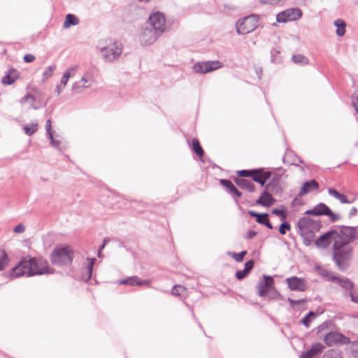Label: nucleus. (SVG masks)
<instances>
[{
  "label": "nucleus",
  "instance_id": "11",
  "mask_svg": "<svg viewBox=\"0 0 358 358\" xmlns=\"http://www.w3.org/2000/svg\"><path fill=\"white\" fill-rule=\"evenodd\" d=\"M324 342L328 346H333L335 345L348 344L350 343V340L348 337L341 333L331 331L325 335Z\"/></svg>",
  "mask_w": 358,
  "mask_h": 358
},
{
  "label": "nucleus",
  "instance_id": "35",
  "mask_svg": "<svg viewBox=\"0 0 358 358\" xmlns=\"http://www.w3.org/2000/svg\"><path fill=\"white\" fill-rule=\"evenodd\" d=\"M55 69H56L55 64L51 65V66H48V68H46L43 73V80L45 81V80H48V78H50L52 76Z\"/></svg>",
  "mask_w": 358,
  "mask_h": 358
},
{
  "label": "nucleus",
  "instance_id": "16",
  "mask_svg": "<svg viewBox=\"0 0 358 358\" xmlns=\"http://www.w3.org/2000/svg\"><path fill=\"white\" fill-rule=\"evenodd\" d=\"M332 241H334V243H336L335 231H331L322 235L315 241V245L318 248H327Z\"/></svg>",
  "mask_w": 358,
  "mask_h": 358
},
{
  "label": "nucleus",
  "instance_id": "5",
  "mask_svg": "<svg viewBox=\"0 0 358 358\" xmlns=\"http://www.w3.org/2000/svg\"><path fill=\"white\" fill-rule=\"evenodd\" d=\"M72 259L71 250L68 245L55 248L50 255L52 263L59 266L69 265Z\"/></svg>",
  "mask_w": 358,
  "mask_h": 358
},
{
  "label": "nucleus",
  "instance_id": "37",
  "mask_svg": "<svg viewBox=\"0 0 358 358\" xmlns=\"http://www.w3.org/2000/svg\"><path fill=\"white\" fill-rule=\"evenodd\" d=\"M186 292V288L182 285H175L171 289V294L174 296H182Z\"/></svg>",
  "mask_w": 358,
  "mask_h": 358
},
{
  "label": "nucleus",
  "instance_id": "55",
  "mask_svg": "<svg viewBox=\"0 0 358 358\" xmlns=\"http://www.w3.org/2000/svg\"><path fill=\"white\" fill-rule=\"evenodd\" d=\"M271 176V173L269 172L268 174L264 176L262 178L259 180L257 182L259 183L262 186H264L266 183L267 179H268Z\"/></svg>",
  "mask_w": 358,
  "mask_h": 358
},
{
  "label": "nucleus",
  "instance_id": "60",
  "mask_svg": "<svg viewBox=\"0 0 358 358\" xmlns=\"http://www.w3.org/2000/svg\"><path fill=\"white\" fill-rule=\"evenodd\" d=\"M357 209L355 207H353L350 210L349 216L350 217H353L355 215H357Z\"/></svg>",
  "mask_w": 358,
  "mask_h": 358
},
{
  "label": "nucleus",
  "instance_id": "41",
  "mask_svg": "<svg viewBox=\"0 0 358 358\" xmlns=\"http://www.w3.org/2000/svg\"><path fill=\"white\" fill-rule=\"evenodd\" d=\"M291 229V226L288 222H283L280 224L279 228V232L282 235H285L287 231H289Z\"/></svg>",
  "mask_w": 358,
  "mask_h": 358
},
{
  "label": "nucleus",
  "instance_id": "34",
  "mask_svg": "<svg viewBox=\"0 0 358 358\" xmlns=\"http://www.w3.org/2000/svg\"><path fill=\"white\" fill-rule=\"evenodd\" d=\"M78 69V65L71 66L69 68H68L64 72L63 76L64 77H66L68 80H69L70 78L75 76Z\"/></svg>",
  "mask_w": 358,
  "mask_h": 358
},
{
  "label": "nucleus",
  "instance_id": "1",
  "mask_svg": "<svg viewBox=\"0 0 358 358\" xmlns=\"http://www.w3.org/2000/svg\"><path fill=\"white\" fill-rule=\"evenodd\" d=\"M336 243L333 245L334 260L340 270L347 268L346 262L350 258L352 248L348 245L357 236L355 227H343L339 232L335 231Z\"/></svg>",
  "mask_w": 358,
  "mask_h": 358
},
{
  "label": "nucleus",
  "instance_id": "22",
  "mask_svg": "<svg viewBox=\"0 0 358 358\" xmlns=\"http://www.w3.org/2000/svg\"><path fill=\"white\" fill-rule=\"evenodd\" d=\"M236 184L242 189H246L250 192L255 191V185L251 180L245 178L235 179Z\"/></svg>",
  "mask_w": 358,
  "mask_h": 358
},
{
  "label": "nucleus",
  "instance_id": "53",
  "mask_svg": "<svg viewBox=\"0 0 358 358\" xmlns=\"http://www.w3.org/2000/svg\"><path fill=\"white\" fill-rule=\"evenodd\" d=\"M310 322H311V318L308 317L306 315L301 320V323L306 327H310Z\"/></svg>",
  "mask_w": 358,
  "mask_h": 358
},
{
  "label": "nucleus",
  "instance_id": "57",
  "mask_svg": "<svg viewBox=\"0 0 358 358\" xmlns=\"http://www.w3.org/2000/svg\"><path fill=\"white\" fill-rule=\"evenodd\" d=\"M230 192L237 197L241 196V192L235 186L232 188L231 192Z\"/></svg>",
  "mask_w": 358,
  "mask_h": 358
},
{
  "label": "nucleus",
  "instance_id": "64",
  "mask_svg": "<svg viewBox=\"0 0 358 358\" xmlns=\"http://www.w3.org/2000/svg\"><path fill=\"white\" fill-rule=\"evenodd\" d=\"M106 239H104V240H103V245L101 246V248H100V249H99V250H101L102 249H103V248H104V247H105V245H106Z\"/></svg>",
  "mask_w": 358,
  "mask_h": 358
},
{
  "label": "nucleus",
  "instance_id": "18",
  "mask_svg": "<svg viewBox=\"0 0 358 358\" xmlns=\"http://www.w3.org/2000/svg\"><path fill=\"white\" fill-rule=\"evenodd\" d=\"M120 285H129L131 286H142V285H150L151 281L150 280H141L137 276H131L125 279H122L117 282Z\"/></svg>",
  "mask_w": 358,
  "mask_h": 358
},
{
  "label": "nucleus",
  "instance_id": "40",
  "mask_svg": "<svg viewBox=\"0 0 358 358\" xmlns=\"http://www.w3.org/2000/svg\"><path fill=\"white\" fill-rule=\"evenodd\" d=\"M271 62L273 63L278 64V63H280L281 62V59L278 56V55L280 54V51L279 50H277L275 49H273L271 51Z\"/></svg>",
  "mask_w": 358,
  "mask_h": 358
},
{
  "label": "nucleus",
  "instance_id": "50",
  "mask_svg": "<svg viewBox=\"0 0 358 358\" xmlns=\"http://www.w3.org/2000/svg\"><path fill=\"white\" fill-rule=\"evenodd\" d=\"M349 296L352 301L358 303V294H357L355 289L350 292Z\"/></svg>",
  "mask_w": 358,
  "mask_h": 358
},
{
  "label": "nucleus",
  "instance_id": "48",
  "mask_svg": "<svg viewBox=\"0 0 358 358\" xmlns=\"http://www.w3.org/2000/svg\"><path fill=\"white\" fill-rule=\"evenodd\" d=\"M25 229L26 228L24 224H19L13 229V231L17 234H21L25 231Z\"/></svg>",
  "mask_w": 358,
  "mask_h": 358
},
{
  "label": "nucleus",
  "instance_id": "21",
  "mask_svg": "<svg viewBox=\"0 0 358 358\" xmlns=\"http://www.w3.org/2000/svg\"><path fill=\"white\" fill-rule=\"evenodd\" d=\"M318 183L315 180H311L309 181H307L303 183L299 193V196H301L310 192H311L313 189H318Z\"/></svg>",
  "mask_w": 358,
  "mask_h": 358
},
{
  "label": "nucleus",
  "instance_id": "23",
  "mask_svg": "<svg viewBox=\"0 0 358 358\" xmlns=\"http://www.w3.org/2000/svg\"><path fill=\"white\" fill-rule=\"evenodd\" d=\"M254 264H255V262L253 260H249L248 262H247L245 264L244 269L242 271H238L236 273V277L237 278V279H238V280L243 279L249 273V272L252 270V268L254 266Z\"/></svg>",
  "mask_w": 358,
  "mask_h": 358
},
{
  "label": "nucleus",
  "instance_id": "30",
  "mask_svg": "<svg viewBox=\"0 0 358 358\" xmlns=\"http://www.w3.org/2000/svg\"><path fill=\"white\" fill-rule=\"evenodd\" d=\"M24 133L28 136H31L38 130V123L31 122L29 124L25 125L23 127Z\"/></svg>",
  "mask_w": 358,
  "mask_h": 358
},
{
  "label": "nucleus",
  "instance_id": "8",
  "mask_svg": "<svg viewBox=\"0 0 358 358\" xmlns=\"http://www.w3.org/2000/svg\"><path fill=\"white\" fill-rule=\"evenodd\" d=\"M306 215H312L315 216L327 215L331 222H336L341 219L338 214L334 213L326 204L320 203L314 208L308 210L305 212Z\"/></svg>",
  "mask_w": 358,
  "mask_h": 358
},
{
  "label": "nucleus",
  "instance_id": "13",
  "mask_svg": "<svg viewBox=\"0 0 358 358\" xmlns=\"http://www.w3.org/2000/svg\"><path fill=\"white\" fill-rule=\"evenodd\" d=\"M161 34L157 33L156 31L145 27L142 29L139 35V42L142 45L148 46L153 44Z\"/></svg>",
  "mask_w": 358,
  "mask_h": 358
},
{
  "label": "nucleus",
  "instance_id": "19",
  "mask_svg": "<svg viewBox=\"0 0 358 358\" xmlns=\"http://www.w3.org/2000/svg\"><path fill=\"white\" fill-rule=\"evenodd\" d=\"M269 185H266V189L262 192L261 196L257 200L256 202L257 204L266 207H269L275 202V199L273 198L271 194L268 192V190L269 189Z\"/></svg>",
  "mask_w": 358,
  "mask_h": 358
},
{
  "label": "nucleus",
  "instance_id": "4",
  "mask_svg": "<svg viewBox=\"0 0 358 358\" xmlns=\"http://www.w3.org/2000/svg\"><path fill=\"white\" fill-rule=\"evenodd\" d=\"M99 50L106 62H113L122 55V45L117 41L109 39L106 40L104 44H100Z\"/></svg>",
  "mask_w": 358,
  "mask_h": 358
},
{
  "label": "nucleus",
  "instance_id": "2",
  "mask_svg": "<svg viewBox=\"0 0 358 358\" xmlns=\"http://www.w3.org/2000/svg\"><path fill=\"white\" fill-rule=\"evenodd\" d=\"M53 270L50 268L47 260L43 258L22 259L19 264L12 269V275L20 277L26 275L33 276L52 273Z\"/></svg>",
  "mask_w": 358,
  "mask_h": 358
},
{
  "label": "nucleus",
  "instance_id": "44",
  "mask_svg": "<svg viewBox=\"0 0 358 358\" xmlns=\"http://www.w3.org/2000/svg\"><path fill=\"white\" fill-rule=\"evenodd\" d=\"M352 103L356 112L358 113V91H356L352 96Z\"/></svg>",
  "mask_w": 358,
  "mask_h": 358
},
{
  "label": "nucleus",
  "instance_id": "6",
  "mask_svg": "<svg viewBox=\"0 0 358 358\" xmlns=\"http://www.w3.org/2000/svg\"><path fill=\"white\" fill-rule=\"evenodd\" d=\"M258 26V17L250 15L237 21L236 27L238 34L244 35L253 31Z\"/></svg>",
  "mask_w": 358,
  "mask_h": 358
},
{
  "label": "nucleus",
  "instance_id": "31",
  "mask_svg": "<svg viewBox=\"0 0 358 358\" xmlns=\"http://www.w3.org/2000/svg\"><path fill=\"white\" fill-rule=\"evenodd\" d=\"M8 262L9 258L6 252L4 250H0V271L4 270Z\"/></svg>",
  "mask_w": 358,
  "mask_h": 358
},
{
  "label": "nucleus",
  "instance_id": "49",
  "mask_svg": "<svg viewBox=\"0 0 358 358\" xmlns=\"http://www.w3.org/2000/svg\"><path fill=\"white\" fill-rule=\"evenodd\" d=\"M45 129H46V132H47L48 136L53 134L52 131V124H51L50 120H48L46 121Z\"/></svg>",
  "mask_w": 358,
  "mask_h": 358
},
{
  "label": "nucleus",
  "instance_id": "9",
  "mask_svg": "<svg viewBox=\"0 0 358 358\" xmlns=\"http://www.w3.org/2000/svg\"><path fill=\"white\" fill-rule=\"evenodd\" d=\"M148 22L152 29L159 34L166 30V20L164 14L159 11L153 12L150 14Z\"/></svg>",
  "mask_w": 358,
  "mask_h": 358
},
{
  "label": "nucleus",
  "instance_id": "45",
  "mask_svg": "<svg viewBox=\"0 0 358 358\" xmlns=\"http://www.w3.org/2000/svg\"><path fill=\"white\" fill-rule=\"evenodd\" d=\"M246 251H242L240 253H234L233 257L236 262H240L243 261V257L246 255Z\"/></svg>",
  "mask_w": 358,
  "mask_h": 358
},
{
  "label": "nucleus",
  "instance_id": "14",
  "mask_svg": "<svg viewBox=\"0 0 358 358\" xmlns=\"http://www.w3.org/2000/svg\"><path fill=\"white\" fill-rule=\"evenodd\" d=\"M288 287L292 291L304 292L308 288L307 281L302 278L292 276L285 279Z\"/></svg>",
  "mask_w": 358,
  "mask_h": 358
},
{
  "label": "nucleus",
  "instance_id": "62",
  "mask_svg": "<svg viewBox=\"0 0 358 358\" xmlns=\"http://www.w3.org/2000/svg\"><path fill=\"white\" fill-rule=\"evenodd\" d=\"M248 213H249V215H250V216H252V217H257V216H258V215H259V213H256V212H255V211H253V210H249V211H248Z\"/></svg>",
  "mask_w": 358,
  "mask_h": 358
},
{
  "label": "nucleus",
  "instance_id": "36",
  "mask_svg": "<svg viewBox=\"0 0 358 358\" xmlns=\"http://www.w3.org/2000/svg\"><path fill=\"white\" fill-rule=\"evenodd\" d=\"M266 296L268 297V300L274 299H282V296L275 289L274 285H273V287L271 288V290L268 292Z\"/></svg>",
  "mask_w": 358,
  "mask_h": 358
},
{
  "label": "nucleus",
  "instance_id": "56",
  "mask_svg": "<svg viewBox=\"0 0 358 358\" xmlns=\"http://www.w3.org/2000/svg\"><path fill=\"white\" fill-rule=\"evenodd\" d=\"M256 235H257L256 231L249 230V231H248L245 238L246 239H251V238H254Z\"/></svg>",
  "mask_w": 358,
  "mask_h": 358
},
{
  "label": "nucleus",
  "instance_id": "43",
  "mask_svg": "<svg viewBox=\"0 0 358 358\" xmlns=\"http://www.w3.org/2000/svg\"><path fill=\"white\" fill-rule=\"evenodd\" d=\"M15 78H13L10 74H7L2 78V83L5 85H11L15 82Z\"/></svg>",
  "mask_w": 358,
  "mask_h": 358
},
{
  "label": "nucleus",
  "instance_id": "61",
  "mask_svg": "<svg viewBox=\"0 0 358 358\" xmlns=\"http://www.w3.org/2000/svg\"><path fill=\"white\" fill-rule=\"evenodd\" d=\"M264 225L266 227H267L268 229H273V225L271 224V223L269 222L268 219L267 218L266 220H265V223H264Z\"/></svg>",
  "mask_w": 358,
  "mask_h": 358
},
{
  "label": "nucleus",
  "instance_id": "33",
  "mask_svg": "<svg viewBox=\"0 0 358 358\" xmlns=\"http://www.w3.org/2000/svg\"><path fill=\"white\" fill-rule=\"evenodd\" d=\"M192 150L194 152L199 156L201 157L203 155V150L201 146L199 144L198 139L193 138L192 141Z\"/></svg>",
  "mask_w": 358,
  "mask_h": 358
},
{
  "label": "nucleus",
  "instance_id": "15",
  "mask_svg": "<svg viewBox=\"0 0 358 358\" xmlns=\"http://www.w3.org/2000/svg\"><path fill=\"white\" fill-rule=\"evenodd\" d=\"M264 280L257 284L258 294L260 296H266L274 285L273 278L266 275H263Z\"/></svg>",
  "mask_w": 358,
  "mask_h": 358
},
{
  "label": "nucleus",
  "instance_id": "51",
  "mask_svg": "<svg viewBox=\"0 0 358 358\" xmlns=\"http://www.w3.org/2000/svg\"><path fill=\"white\" fill-rule=\"evenodd\" d=\"M272 213L275 214L278 216H280L282 217V219H285L286 217L285 213L284 210H282L274 209V210H273Z\"/></svg>",
  "mask_w": 358,
  "mask_h": 358
},
{
  "label": "nucleus",
  "instance_id": "10",
  "mask_svg": "<svg viewBox=\"0 0 358 358\" xmlns=\"http://www.w3.org/2000/svg\"><path fill=\"white\" fill-rule=\"evenodd\" d=\"M302 16V11L298 8L286 9L279 13L276 16V21L279 23H285L289 21H295Z\"/></svg>",
  "mask_w": 358,
  "mask_h": 358
},
{
  "label": "nucleus",
  "instance_id": "42",
  "mask_svg": "<svg viewBox=\"0 0 358 358\" xmlns=\"http://www.w3.org/2000/svg\"><path fill=\"white\" fill-rule=\"evenodd\" d=\"M220 183L224 186L225 187H227L230 192H231V189L232 188L234 187V184L232 183V182L229 180H227V179H221L220 180Z\"/></svg>",
  "mask_w": 358,
  "mask_h": 358
},
{
  "label": "nucleus",
  "instance_id": "26",
  "mask_svg": "<svg viewBox=\"0 0 358 358\" xmlns=\"http://www.w3.org/2000/svg\"><path fill=\"white\" fill-rule=\"evenodd\" d=\"M334 25L337 27L336 34L338 36H343L345 34L346 23L341 19H338L334 21Z\"/></svg>",
  "mask_w": 358,
  "mask_h": 358
},
{
  "label": "nucleus",
  "instance_id": "20",
  "mask_svg": "<svg viewBox=\"0 0 358 358\" xmlns=\"http://www.w3.org/2000/svg\"><path fill=\"white\" fill-rule=\"evenodd\" d=\"M324 349V346L322 343H314L308 352L301 355L300 358H313L321 353Z\"/></svg>",
  "mask_w": 358,
  "mask_h": 358
},
{
  "label": "nucleus",
  "instance_id": "7",
  "mask_svg": "<svg viewBox=\"0 0 358 358\" xmlns=\"http://www.w3.org/2000/svg\"><path fill=\"white\" fill-rule=\"evenodd\" d=\"M96 82V70L89 68L84 73L80 80L72 84V90L76 92L80 90L90 88Z\"/></svg>",
  "mask_w": 358,
  "mask_h": 358
},
{
  "label": "nucleus",
  "instance_id": "12",
  "mask_svg": "<svg viewBox=\"0 0 358 358\" xmlns=\"http://www.w3.org/2000/svg\"><path fill=\"white\" fill-rule=\"evenodd\" d=\"M222 66L219 61H207L195 64L193 66V70L195 73L205 74L219 69Z\"/></svg>",
  "mask_w": 358,
  "mask_h": 358
},
{
  "label": "nucleus",
  "instance_id": "58",
  "mask_svg": "<svg viewBox=\"0 0 358 358\" xmlns=\"http://www.w3.org/2000/svg\"><path fill=\"white\" fill-rule=\"evenodd\" d=\"M64 88L65 87H62V85L58 84L56 86L55 91L57 94V95H59Z\"/></svg>",
  "mask_w": 358,
  "mask_h": 358
},
{
  "label": "nucleus",
  "instance_id": "59",
  "mask_svg": "<svg viewBox=\"0 0 358 358\" xmlns=\"http://www.w3.org/2000/svg\"><path fill=\"white\" fill-rule=\"evenodd\" d=\"M68 81L69 80L62 75L59 85H62V87H66V85L68 83Z\"/></svg>",
  "mask_w": 358,
  "mask_h": 358
},
{
  "label": "nucleus",
  "instance_id": "47",
  "mask_svg": "<svg viewBox=\"0 0 358 358\" xmlns=\"http://www.w3.org/2000/svg\"><path fill=\"white\" fill-rule=\"evenodd\" d=\"M252 170H241L238 171V175L241 177H251Z\"/></svg>",
  "mask_w": 358,
  "mask_h": 358
},
{
  "label": "nucleus",
  "instance_id": "32",
  "mask_svg": "<svg viewBox=\"0 0 358 358\" xmlns=\"http://www.w3.org/2000/svg\"><path fill=\"white\" fill-rule=\"evenodd\" d=\"M34 101H35V97L30 94L25 95L20 101V103H22V104L27 103V102L30 103L29 107L32 108L33 109L36 110V109H38V107L34 106Z\"/></svg>",
  "mask_w": 358,
  "mask_h": 358
},
{
  "label": "nucleus",
  "instance_id": "52",
  "mask_svg": "<svg viewBox=\"0 0 358 358\" xmlns=\"http://www.w3.org/2000/svg\"><path fill=\"white\" fill-rule=\"evenodd\" d=\"M287 301H289V303H290V306L292 308H294L296 304H301L304 301L303 300H294V299H292L291 298H288Z\"/></svg>",
  "mask_w": 358,
  "mask_h": 358
},
{
  "label": "nucleus",
  "instance_id": "39",
  "mask_svg": "<svg viewBox=\"0 0 358 358\" xmlns=\"http://www.w3.org/2000/svg\"><path fill=\"white\" fill-rule=\"evenodd\" d=\"M48 137L49 138V139L50 141V144L53 148H55L59 150H63V148L61 146L62 142L59 140H57V139L54 138L53 134L51 136H49Z\"/></svg>",
  "mask_w": 358,
  "mask_h": 358
},
{
  "label": "nucleus",
  "instance_id": "17",
  "mask_svg": "<svg viewBox=\"0 0 358 358\" xmlns=\"http://www.w3.org/2000/svg\"><path fill=\"white\" fill-rule=\"evenodd\" d=\"M328 193L330 196L334 197L338 199L341 203H352L355 201L356 197L355 196H346L343 194L339 193L337 190L334 188H329L328 189Z\"/></svg>",
  "mask_w": 358,
  "mask_h": 358
},
{
  "label": "nucleus",
  "instance_id": "63",
  "mask_svg": "<svg viewBox=\"0 0 358 358\" xmlns=\"http://www.w3.org/2000/svg\"><path fill=\"white\" fill-rule=\"evenodd\" d=\"M306 316H308V317H310V318H311V319H312V318H313V317H315V313L314 312H313V311H310V312L306 315Z\"/></svg>",
  "mask_w": 358,
  "mask_h": 358
},
{
  "label": "nucleus",
  "instance_id": "28",
  "mask_svg": "<svg viewBox=\"0 0 358 358\" xmlns=\"http://www.w3.org/2000/svg\"><path fill=\"white\" fill-rule=\"evenodd\" d=\"M268 173L269 171H264L262 169H252V176L250 178L253 181L257 182Z\"/></svg>",
  "mask_w": 358,
  "mask_h": 358
},
{
  "label": "nucleus",
  "instance_id": "46",
  "mask_svg": "<svg viewBox=\"0 0 358 358\" xmlns=\"http://www.w3.org/2000/svg\"><path fill=\"white\" fill-rule=\"evenodd\" d=\"M268 215L267 213L259 214L257 217V222L259 224H264L265 220L267 219Z\"/></svg>",
  "mask_w": 358,
  "mask_h": 358
},
{
  "label": "nucleus",
  "instance_id": "25",
  "mask_svg": "<svg viewBox=\"0 0 358 358\" xmlns=\"http://www.w3.org/2000/svg\"><path fill=\"white\" fill-rule=\"evenodd\" d=\"M336 283L338 284L341 287L345 289H349L350 292L354 290V283L347 278H338Z\"/></svg>",
  "mask_w": 358,
  "mask_h": 358
},
{
  "label": "nucleus",
  "instance_id": "24",
  "mask_svg": "<svg viewBox=\"0 0 358 358\" xmlns=\"http://www.w3.org/2000/svg\"><path fill=\"white\" fill-rule=\"evenodd\" d=\"M79 24V19L73 14H67L63 23L64 29H68L71 26H76Z\"/></svg>",
  "mask_w": 358,
  "mask_h": 358
},
{
  "label": "nucleus",
  "instance_id": "3",
  "mask_svg": "<svg viewBox=\"0 0 358 358\" xmlns=\"http://www.w3.org/2000/svg\"><path fill=\"white\" fill-rule=\"evenodd\" d=\"M297 227L303 243L308 246L313 243L315 231L320 229V223L308 217H303L298 221Z\"/></svg>",
  "mask_w": 358,
  "mask_h": 358
},
{
  "label": "nucleus",
  "instance_id": "54",
  "mask_svg": "<svg viewBox=\"0 0 358 358\" xmlns=\"http://www.w3.org/2000/svg\"><path fill=\"white\" fill-rule=\"evenodd\" d=\"M34 59L35 57L31 54L25 55L24 57V62L27 63L32 62Z\"/></svg>",
  "mask_w": 358,
  "mask_h": 358
},
{
  "label": "nucleus",
  "instance_id": "29",
  "mask_svg": "<svg viewBox=\"0 0 358 358\" xmlns=\"http://www.w3.org/2000/svg\"><path fill=\"white\" fill-rule=\"evenodd\" d=\"M292 61L296 64L301 65H307L309 62L308 59L302 55H294L292 57Z\"/></svg>",
  "mask_w": 358,
  "mask_h": 358
},
{
  "label": "nucleus",
  "instance_id": "27",
  "mask_svg": "<svg viewBox=\"0 0 358 358\" xmlns=\"http://www.w3.org/2000/svg\"><path fill=\"white\" fill-rule=\"evenodd\" d=\"M87 264L85 268L86 276L83 275V278L85 280H89L92 277L93 266H94V262L96 261V259L87 258ZM83 275H85V273H83Z\"/></svg>",
  "mask_w": 358,
  "mask_h": 358
},
{
  "label": "nucleus",
  "instance_id": "38",
  "mask_svg": "<svg viewBox=\"0 0 358 358\" xmlns=\"http://www.w3.org/2000/svg\"><path fill=\"white\" fill-rule=\"evenodd\" d=\"M321 274L325 277L328 280L335 282L337 280V277L335 276L331 271L324 269L322 271Z\"/></svg>",
  "mask_w": 358,
  "mask_h": 358
}]
</instances>
